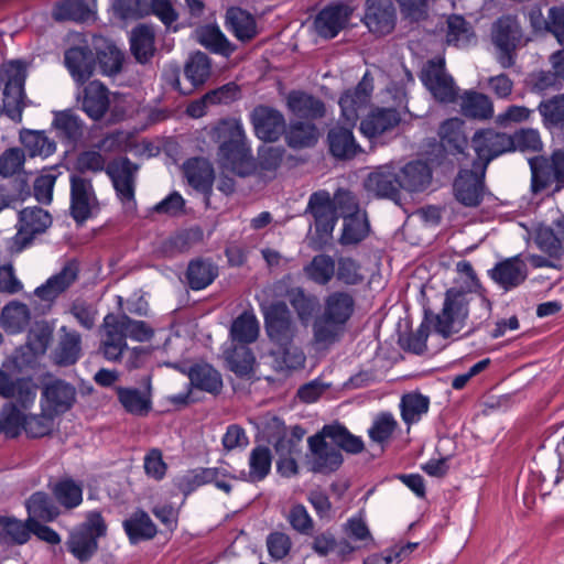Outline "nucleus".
<instances>
[{
    "instance_id": "1",
    "label": "nucleus",
    "mask_w": 564,
    "mask_h": 564,
    "mask_svg": "<svg viewBox=\"0 0 564 564\" xmlns=\"http://www.w3.org/2000/svg\"><path fill=\"white\" fill-rule=\"evenodd\" d=\"M373 90V82L369 73H366L357 87L347 90L339 99L341 119L346 127L336 126L328 132V144L330 153L337 159H351L361 151L356 142L351 128L356 124L359 115L364 111L370 100Z\"/></svg>"
},
{
    "instance_id": "2",
    "label": "nucleus",
    "mask_w": 564,
    "mask_h": 564,
    "mask_svg": "<svg viewBox=\"0 0 564 564\" xmlns=\"http://www.w3.org/2000/svg\"><path fill=\"white\" fill-rule=\"evenodd\" d=\"M355 297L347 291H333L324 299L323 312L313 324L314 339L327 347L341 337L355 312Z\"/></svg>"
},
{
    "instance_id": "3",
    "label": "nucleus",
    "mask_w": 564,
    "mask_h": 564,
    "mask_svg": "<svg viewBox=\"0 0 564 564\" xmlns=\"http://www.w3.org/2000/svg\"><path fill=\"white\" fill-rule=\"evenodd\" d=\"M218 131L227 138L218 150L221 167L239 176L248 175L253 170V161L241 121L225 120L219 124Z\"/></svg>"
},
{
    "instance_id": "4",
    "label": "nucleus",
    "mask_w": 564,
    "mask_h": 564,
    "mask_svg": "<svg viewBox=\"0 0 564 564\" xmlns=\"http://www.w3.org/2000/svg\"><path fill=\"white\" fill-rule=\"evenodd\" d=\"M265 329L270 339L279 346L283 361L288 368H296L304 362V355L301 351L290 350V344L294 335L291 321V313L285 303L278 302L268 306H262Z\"/></svg>"
},
{
    "instance_id": "5",
    "label": "nucleus",
    "mask_w": 564,
    "mask_h": 564,
    "mask_svg": "<svg viewBox=\"0 0 564 564\" xmlns=\"http://www.w3.org/2000/svg\"><path fill=\"white\" fill-rule=\"evenodd\" d=\"M474 292L463 285H454L445 293L443 308L433 319L435 333L449 337L466 325Z\"/></svg>"
},
{
    "instance_id": "6",
    "label": "nucleus",
    "mask_w": 564,
    "mask_h": 564,
    "mask_svg": "<svg viewBox=\"0 0 564 564\" xmlns=\"http://www.w3.org/2000/svg\"><path fill=\"white\" fill-rule=\"evenodd\" d=\"M25 65L20 61L3 63L0 80L4 85L3 110L14 121H21L24 108Z\"/></svg>"
},
{
    "instance_id": "7",
    "label": "nucleus",
    "mask_w": 564,
    "mask_h": 564,
    "mask_svg": "<svg viewBox=\"0 0 564 564\" xmlns=\"http://www.w3.org/2000/svg\"><path fill=\"white\" fill-rule=\"evenodd\" d=\"M106 530L100 512H88L86 521L70 533L66 542L67 550L78 561H88L96 553L98 539L106 534Z\"/></svg>"
},
{
    "instance_id": "8",
    "label": "nucleus",
    "mask_w": 564,
    "mask_h": 564,
    "mask_svg": "<svg viewBox=\"0 0 564 564\" xmlns=\"http://www.w3.org/2000/svg\"><path fill=\"white\" fill-rule=\"evenodd\" d=\"M99 210L91 181L79 174L70 176V215L76 223H84Z\"/></svg>"
},
{
    "instance_id": "9",
    "label": "nucleus",
    "mask_w": 564,
    "mask_h": 564,
    "mask_svg": "<svg viewBox=\"0 0 564 564\" xmlns=\"http://www.w3.org/2000/svg\"><path fill=\"white\" fill-rule=\"evenodd\" d=\"M421 80L436 100L445 104L456 100L458 88L446 73L443 58L430 61L422 69Z\"/></svg>"
},
{
    "instance_id": "10",
    "label": "nucleus",
    "mask_w": 564,
    "mask_h": 564,
    "mask_svg": "<svg viewBox=\"0 0 564 564\" xmlns=\"http://www.w3.org/2000/svg\"><path fill=\"white\" fill-rule=\"evenodd\" d=\"M473 148L478 160L474 163V167L485 171L491 160L506 152L512 151V140L511 137L506 133L488 129L475 133Z\"/></svg>"
},
{
    "instance_id": "11",
    "label": "nucleus",
    "mask_w": 564,
    "mask_h": 564,
    "mask_svg": "<svg viewBox=\"0 0 564 564\" xmlns=\"http://www.w3.org/2000/svg\"><path fill=\"white\" fill-rule=\"evenodd\" d=\"M76 395V388L73 384L61 379L50 380L42 390V411L54 416L64 414L73 408Z\"/></svg>"
},
{
    "instance_id": "12",
    "label": "nucleus",
    "mask_w": 564,
    "mask_h": 564,
    "mask_svg": "<svg viewBox=\"0 0 564 564\" xmlns=\"http://www.w3.org/2000/svg\"><path fill=\"white\" fill-rule=\"evenodd\" d=\"M492 42L499 50L498 61L505 68L513 64L512 51L521 40L519 23L513 17H502L492 26Z\"/></svg>"
},
{
    "instance_id": "13",
    "label": "nucleus",
    "mask_w": 564,
    "mask_h": 564,
    "mask_svg": "<svg viewBox=\"0 0 564 564\" xmlns=\"http://www.w3.org/2000/svg\"><path fill=\"white\" fill-rule=\"evenodd\" d=\"M138 167L127 158H118L111 161L106 173L110 177L119 199L128 208L134 206V180Z\"/></svg>"
},
{
    "instance_id": "14",
    "label": "nucleus",
    "mask_w": 564,
    "mask_h": 564,
    "mask_svg": "<svg viewBox=\"0 0 564 564\" xmlns=\"http://www.w3.org/2000/svg\"><path fill=\"white\" fill-rule=\"evenodd\" d=\"M327 440L328 435H324V429L308 438L310 464L315 473L336 470L343 463L339 449Z\"/></svg>"
},
{
    "instance_id": "15",
    "label": "nucleus",
    "mask_w": 564,
    "mask_h": 564,
    "mask_svg": "<svg viewBox=\"0 0 564 564\" xmlns=\"http://www.w3.org/2000/svg\"><path fill=\"white\" fill-rule=\"evenodd\" d=\"M305 214L314 218L316 230L323 235L333 232L339 216L335 198L326 191H318L310 196Z\"/></svg>"
},
{
    "instance_id": "16",
    "label": "nucleus",
    "mask_w": 564,
    "mask_h": 564,
    "mask_svg": "<svg viewBox=\"0 0 564 564\" xmlns=\"http://www.w3.org/2000/svg\"><path fill=\"white\" fill-rule=\"evenodd\" d=\"M228 478L235 477L224 467L199 468L182 476L178 487L184 494H189L203 485L214 484L218 489L229 494L231 485L227 481Z\"/></svg>"
},
{
    "instance_id": "17",
    "label": "nucleus",
    "mask_w": 564,
    "mask_h": 564,
    "mask_svg": "<svg viewBox=\"0 0 564 564\" xmlns=\"http://www.w3.org/2000/svg\"><path fill=\"white\" fill-rule=\"evenodd\" d=\"M251 122L256 135L268 142L276 141L285 132L283 115L267 106H259L251 112Z\"/></svg>"
},
{
    "instance_id": "18",
    "label": "nucleus",
    "mask_w": 564,
    "mask_h": 564,
    "mask_svg": "<svg viewBox=\"0 0 564 564\" xmlns=\"http://www.w3.org/2000/svg\"><path fill=\"white\" fill-rule=\"evenodd\" d=\"M532 173V187L536 192L552 180L564 184V152H555L549 162L544 158L529 159Z\"/></svg>"
},
{
    "instance_id": "19",
    "label": "nucleus",
    "mask_w": 564,
    "mask_h": 564,
    "mask_svg": "<svg viewBox=\"0 0 564 564\" xmlns=\"http://www.w3.org/2000/svg\"><path fill=\"white\" fill-rule=\"evenodd\" d=\"M365 23L375 34L390 33L395 24V9L392 0H367Z\"/></svg>"
},
{
    "instance_id": "20",
    "label": "nucleus",
    "mask_w": 564,
    "mask_h": 564,
    "mask_svg": "<svg viewBox=\"0 0 564 564\" xmlns=\"http://www.w3.org/2000/svg\"><path fill=\"white\" fill-rule=\"evenodd\" d=\"M351 9L345 4L324 8L315 18L314 28L325 39L335 37L348 23Z\"/></svg>"
},
{
    "instance_id": "21",
    "label": "nucleus",
    "mask_w": 564,
    "mask_h": 564,
    "mask_svg": "<svg viewBox=\"0 0 564 564\" xmlns=\"http://www.w3.org/2000/svg\"><path fill=\"white\" fill-rule=\"evenodd\" d=\"M485 171L475 169L463 170L455 181L454 188L456 198L468 207H475L482 199V177Z\"/></svg>"
},
{
    "instance_id": "22",
    "label": "nucleus",
    "mask_w": 564,
    "mask_h": 564,
    "mask_svg": "<svg viewBox=\"0 0 564 564\" xmlns=\"http://www.w3.org/2000/svg\"><path fill=\"white\" fill-rule=\"evenodd\" d=\"M365 187L376 196L394 200L401 188L399 174L395 173V169L391 164L380 166L368 175Z\"/></svg>"
},
{
    "instance_id": "23",
    "label": "nucleus",
    "mask_w": 564,
    "mask_h": 564,
    "mask_svg": "<svg viewBox=\"0 0 564 564\" xmlns=\"http://www.w3.org/2000/svg\"><path fill=\"white\" fill-rule=\"evenodd\" d=\"M124 333L118 323V316L108 314L104 318L101 349L107 360H118L128 349Z\"/></svg>"
},
{
    "instance_id": "24",
    "label": "nucleus",
    "mask_w": 564,
    "mask_h": 564,
    "mask_svg": "<svg viewBox=\"0 0 564 564\" xmlns=\"http://www.w3.org/2000/svg\"><path fill=\"white\" fill-rule=\"evenodd\" d=\"M490 278L505 290L520 285L528 275L527 264L520 256L498 262L490 271Z\"/></svg>"
},
{
    "instance_id": "25",
    "label": "nucleus",
    "mask_w": 564,
    "mask_h": 564,
    "mask_svg": "<svg viewBox=\"0 0 564 564\" xmlns=\"http://www.w3.org/2000/svg\"><path fill=\"white\" fill-rule=\"evenodd\" d=\"M0 395L14 399L25 408L34 402L36 398V387L30 378L12 377L0 369Z\"/></svg>"
},
{
    "instance_id": "26",
    "label": "nucleus",
    "mask_w": 564,
    "mask_h": 564,
    "mask_svg": "<svg viewBox=\"0 0 564 564\" xmlns=\"http://www.w3.org/2000/svg\"><path fill=\"white\" fill-rule=\"evenodd\" d=\"M401 121L400 112L394 108H376L361 120L360 131L369 138H376L395 128Z\"/></svg>"
},
{
    "instance_id": "27",
    "label": "nucleus",
    "mask_w": 564,
    "mask_h": 564,
    "mask_svg": "<svg viewBox=\"0 0 564 564\" xmlns=\"http://www.w3.org/2000/svg\"><path fill=\"white\" fill-rule=\"evenodd\" d=\"M77 275V264L68 262L57 274L51 276L45 284L36 288L35 294L43 301H53L75 282Z\"/></svg>"
},
{
    "instance_id": "28",
    "label": "nucleus",
    "mask_w": 564,
    "mask_h": 564,
    "mask_svg": "<svg viewBox=\"0 0 564 564\" xmlns=\"http://www.w3.org/2000/svg\"><path fill=\"white\" fill-rule=\"evenodd\" d=\"M53 127L56 135L68 145H75L84 135V123L73 110L55 111Z\"/></svg>"
},
{
    "instance_id": "29",
    "label": "nucleus",
    "mask_w": 564,
    "mask_h": 564,
    "mask_svg": "<svg viewBox=\"0 0 564 564\" xmlns=\"http://www.w3.org/2000/svg\"><path fill=\"white\" fill-rule=\"evenodd\" d=\"M82 107L91 119H100L109 107L108 89L99 82H90L84 88Z\"/></svg>"
},
{
    "instance_id": "30",
    "label": "nucleus",
    "mask_w": 564,
    "mask_h": 564,
    "mask_svg": "<svg viewBox=\"0 0 564 564\" xmlns=\"http://www.w3.org/2000/svg\"><path fill=\"white\" fill-rule=\"evenodd\" d=\"M57 347L54 350V359L61 366L75 364L82 355V338L76 330L61 327Z\"/></svg>"
},
{
    "instance_id": "31",
    "label": "nucleus",
    "mask_w": 564,
    "mask_h": 564,
    "mask_svg": "<svg viewBox=\"0 0 564 564\" xmlns=\"http://www.w3.org/2000/svg\"><path fill=\"white\" fill-rule=\"evenodd\" d=\"M183 172L193 188L199 192H207L212 188L214 171L207 160L200 158L189 159L184 163Z\"/></svg>"
},
{
    "instance_id": "32",
    "label": "nucleus",
    "mask_w": 564,
    "mask_h": 564,
    "mask_svg": "<svg viewBox=\"0 0 564 564\" xmlns=\"http://www.w3.org/2000/svg\"><path fill=\"white\" fill-rule=\"evenodd\" d=\"M65 65L77 83H85L94 70V56L88 48L72 47L65 53Z\"/></svg>"
},
{
    "instance_id": "33",
    "label": "nucleus",
    "mask_w": 564,
    "mask_h": 564,
    "mask_svg": "<svg viewBox=\"0 0 564 564\" xmlns=\"http://www.w3.org/2000/svg\"><path fill=\"white\" fill-rule=\"evenodd\" d=\"M442 147L451 153H463L467 147L464 121L459 118L445 120L438 130Z\"/></svg>"
},
{
    "instance_id": "34",
    "label": "nucleus",
    "mask_w": 564,
    "mask_h": 564,
    "mask_svg": "<svg viewBox=\"0 0 564 564\" xmlns=\"http://www.w3.org/2000/svg\"><path fill=\"white\" fill-rule=\"evenodd\" d=\"M228 30L240 41H250L257 35L254 18L240 8H230L226 13Z\"/></svg>"
},
{
    "instance_id": "35",
    "label": "nucleus",
    "mask_w": 564,
    "mask_h": 564,
    "mask_svg": "<svg viewBox=\"0 0 564 564\" xmlns=\"http://www.w3.org/2000/svg\"><path fill=\"white\" fill-rule=\"evenodd\" d=\"M31 538L29 521L10 516H0V543L4 545H22Z\"/></svg>"
},
{
    "instance_id": "36",
    "label": "nucleus",
    "mask_w": 564,
    "mask_h": 564,
    "mask_svg": "<svg viewBox=\"0 0 564 564\" xmlns=\"http://www.w3.org/2000/svg\"><path fill=\"white\" fill-rule=\"evenodd\" d=\"M123 529L131 543H138L142 540H150L156 534V527L142 510H137L123 521Z\"/></svg>"
},
{
    "instance_id": "37",
    "label": "nucleus",
    "mask_w": 564,
    "mask_h": 564,
    "mask_svg": "<svg viewBox=\"0 0 564 564\" xmlns=\"http://www.w3.org/2000/svg\"><path fill=\"white\" fill-rule=\"evenodd\" d=\"M431 177L429 165L422 161L408 163L399 174L401 187L410 192L425 188Z\"/></svg>"
},
{
    "instance_id": "38",
    "label": "nucleus",
    "mask_w": 564,
    "mask_h": 564,
    "mask_svg": "<svg viewBox=\"0 0 564 564\" xmlns=\"http://www.w3.org/2000/svg\"><path fill=\"white\" fill-rule=\"evenodd\" d=\"M459 100L460 111L466 117L486 119L494 113L491 100L481 93L466 90Z\"/></svg>"
},
{
    "instance_id": "39",
    "label": "nucleus",
    "mask_w": 564,
    "mask_h": 564,
    "mask_svg": "<svg viewBox=\"0 0 564 564\" xmlns=\"http://www.w3.org/2000/svg\"><path fill=\"white\" fill-rule=\"evenodd\" d=\"M130 48L139 63L149 62L155 51L153 30L147 25L133 29L130 34Z\"/></svg>"
},
{
    "instance_id": "40",
    "label": "nucleus",
    "mask_w": 564,
    "mask_h": 564,
    "mask_svg": "<svg viewBox=\"0 0 564 564\" xmlns=\"http://www.w3.org/2000/svg\"><path fill=\"white\" fill-rule=\"evenodd\" d=\"M195 40L214 53L229 56L234 47L216 25H205L195 30Z\"/></svg>"
},
{
    "instance_id": "41",
    "label": "nucleus",
    "mask_w": 564,
    "mask_h": 564,
    "mask_svg": "<svg viewBox=\"0 0 564 564\" xmlns=\"http://www.w3.org/2000/svg\"><path fill=\"white\" fill-rule=\"evenodd\" d=\"M306 278L318 285L328 284L336 272V262L328 254H316L313 259L303 268Z\"/></svg>"
},
{
    "instance_id": "42",
    "label": "nucleus",
    "mask_w": 564,
    "mask_h": 564,
    "mask_svg": "<svg viewBox=\"0 0 564 564\" xmlns=\"http://www.w3.org/2000/svg\"><path fill=\"white\" fill-rule=\"evenodd\" d=\"M288 107L292 113L301 118H318L324 113V105L319 99L301 91L290 93Z\"/></svg>"
},
{
    "instance_id": "43",
    "label": "nucleus",
    "mask_w": 564,
    "mask_h": 564,
    "mask_svg": "<svg viewBox=\"0 0 564 564\" xmlns=\"http://www.w3.org/2000/svg\"><path fill=\"white\" fill-rule=\"evenodd\" d=\"M191 384L208 393H218L223 387L219 372L209 365H195L188 372Z\"/></svg>"
},
{
    "instance_id": "44",
    "label": "nucleus",
    "mask_w": 564,
    "mask_h": 564,
    "mask_svg": "<svg viewBox=\"0 0 564 564\" xmlns=\"http://www.w3.org/2000/svg\"><path fill=\"white\" fill-rule=\"evenodd\" d=\"M0 322L6 332L20 333L30 322V311L25 304L13 301L2 308Z\"/></svg>"
},
{
    "instance_id": "45",
    "label": "nucleus",
    "mask_w": 564,
    "mask_h": 564,
    "mask_svg": "<svg viewBox=\"0 0 564 564\" xmlns=\"http://www.w3.org/2000/svg\"><path fill=\"white\" fill-rule=\"evenodd\" d=\"M25 507L29 523H33V520L52 521L58 516V510L51 498L42 491L34 492L26 500Z\"/></svg>"
},
{
    "instance_id": "46",
    "label": "nucleus",
    "mask_w": 564,
    "mask_h": 564,
    "mask_svg": "<svg viewBox=\"0 0 564 564\" xmlns=\"http://www.w3.org/2000/svg\"><path fill=\"white\" fill-rule=\"evenodd\" d=\"M429 406L430 400L423 394L415 392L404 394L400 402L402 420L409 426L415 424L427 413Z\"/></svg>"
},
{
    "instance_id": "47",
    "label": "nucleus",
    "mask_w": 564,
    "mask_h": 564,
    "mask_svg": "<svg viewBox=\"0 0 564 564\" xmlns=\"http://www.w3.org/2000/svg\"><path fill=\"white\" fill-rule=\"evenodd\" d=\"M118 398L122 406L131 414L144 415L151 409V398L148 391L131 388H118Z\"/></svg>"
},
{
    "instance_id": "48",
    "label": "nucleus",
    "mask_w": 564,
    "mask_h": 564,
    "mask_svg": "<svg viewBox=\"0 0 564 564\" xmlns=\"http://www.w3.org/2000/svg\"><path fill=\"white\" fill-rule=\"evenodd\" d=\"M20 139L31 156L47 158L56 150L55 142L43 131L25 130L21 132Z\"/></svg>"
},
{
    "instance_id": "49",
    "label": "nucleus",
    "mask_w": 564,
    "mask_h": 564,
    "mask_svg": "<svg viewBox=\"0 0 564 564\" xmlns=\"http://www.w3.org/2000/svg\"><path fill=\"white\" fill-rule=\"evenodd\" d=\"M259 335V322L253 313L245 312L239 315L231 325L230 336L234 341L249 344Z\"/></svg>"
},
{
    "instance_id": "50",
    "label": "nucleus",
    "mask_w": 564,
    "mask_h": 564,
    "mask_svg": "<svg viewBox=\"0 0 564 564\" xmlns=\"http://www.w3.org/2000/svg\"><path fill=\"white\" fill-rule=\"evenodd\" d=\"M271 469L270 449L263 446L253 448L249 457V473H242V479L257 482L267 477Z\"/></svg>"
},
{
    "instance_id": "51",
    "label": "nucleus",
    "mask_w": 564,
    "mask_h": 564,
    "mask_svg": "<svg viewBox=\"0 0 564 564\" xmlns=\"http://www.w3.org/2000/svg\"><path fill=\"white\" fill-rule=\"evenodd\" d=\"M93 10L87 0H65L56 4L53 17L57 21H87Z\"/></svg>"
},
{
    "instance_id": "52",
    "label": "nucleus",
    "mask_w": 564,
    "mask_h": 564,
    "mask_svg": "<svg viewBox=\"0 0 564 564\" xmlns=\"http://www.w3.org/2000/svg\"><path fill=\"white\" fill-rule=\"evenodd\" d=\"M324 435H328V440L334 443L336 447L357 454L364 449V442L360 437L350 434L347 429L339 424H332L324 426Z\"/></svg>"
},
{
    "instance_id": "53",
    "label": "nucleus",
    "mask_w": 564,
    "mask_h": 564,
    "mask_svg": "<svg viewBox=\"0 0 564 564\" xmlns=\"http://www.w3.org/2000/svg\"><path fill=\"white\" fill-rule=\"evenodd\" d=\"M217 276V268L208 261H192L187 269L188 284L193 290L207 288Z\"/></svg>"
},
{
    "instance_id": "54",
    "label": "nucleus",
    "mask_w": 564,
    "mask_h": 564,
    "mask_svg": "<svg viewBox=\"0 0 564 564\" xmlns=\"http://www.w3.org/2000/svg\"><path fill=\"white\" fill-rule=\"evenodd\" d=\"M535 242L541 251L554 260H561L564 257L563 241L555 229L546 226H540L536 229Z\"/></svg>"
},
{
    "instance_id": "55",
    "label": "nucleus",
    "mask_w": 564,
    "mask_h": 564,
    "mask_svg": "<svg viewBox=\"0 0 564 564\" xmlns=\"http://www.w3.org/2000/svg\"><path fill=\"white\" fill-rule=\"evenodd\" d=\"M317 129L312 123L295 122L292 123L285 132V139L291 148L312 147L317 141Z\"/></svg>"
},
{
    "instance_id": "56",
    "label": "nucleus",
    "mask_w": 564,
    "mask_h": 564,
    "mask_svg": "<svg viewBox=\"0 0 564 564\" xmlns=\"http://www.w3.org/2000/svg\"><path fill=\"white\" fill-rule=\"evenodd\" d=\"M58 503L67 509L78 507L83 501V487L73 479H62L53 488Z\"/></svg>"
},
{
    "instance_id": "57",
    "label": "nucleus",
    "mask_w": 564,
    "mask_h": 564,
    "mask_svg": "<svg viewBox=\"0 0 564 564\" xmlns=\"http://www.w3.org/2000/svg\"><path fill=\"white\" fill-rule=\"evenodd\" d=\"M474 40V32L470 25L460 15H452L447 19L448 44L456 47H465Z\"/></svg>"
},
{
    "instance_id": "58",
    "label": "nucleus",
    "mask_w": 564,
    "mask_h": 564,
    "mask_svg": "<svg viewBox=\"0 0 564 564\" xmlns=\"http://www.w3.org/2000/svg\"><path fill=\"white\" fill-rule=\"evenodd\" d=\"M417 543H400L390 549L369 555L364 564H399L405 560L415 549Z\"/></svg>"
},
{
    "instance_id": "59",
    "label": "nucleus",
    "mask_w": 564,
    "mask_h": 564,
    "mask_svg": "<svg viewBox=\"0 0 564 564\" xmlns=\"http://www.w3.org/2000/svg\"><path fill=\"white\" fill-rule=\"evenodd\" d=\"M51 216L40 207H28L20 212L19 223L30 234L35 236L51 225Z\"/></svg>"
},
{
    "instance_id": "60",
    "label": "nucleus",
    "mask_w": 564,
    "mask_h": 564,
    "mask_svg": "<svg viewBox=\"0 0 564 564\" xmlns=\"http://www.w3.org/2000/svg\"><path fill=\"white\" fill-rule=\"evenodd\" d=\"M184 73L193 87L204 84L210 74V63L207 55L200 52L193 54L186 63Z\"/></svg>"
},
{
    "instance_id": "61",
    "label": "nucleus",
    "mask_w": 564,
    "mask_h": 564,
    "mask_svg": "<svg viewBox=\"0 0 564 564\" xmlns=\"http://www.w3.org/2000/svg\"><path fill=\"white\" fill-rule=\"evenodd\" d=\"M369 224L364 215L346 217L340 241L344 245H354L366 238Z\"/></svg>"
},
{
    "instance_id": "62",
    "label": "nucleus",
    "mask_w": 564,
    "mask_h": 564,
    "mask_svg": "<svg viewBox=\"0 0 564 564\" xmlns=\"http://www.w3.org/2000/svg\"><path fill=\"white\" fill-rule=\"evenodd\" d=\"M398 427V422L390 413H381L375 417L368 430L370 440L378 444L387 443Z\"/></svg>"
},
{
    "instance_id": "63",
    "label": "nucleus",
    "mask_w": 564,
    "mask_h": 564,
    "mask_svg": "<svg viewBox=\"0 0 564 564\" xmlns=\"http://www.w3.org/2000/svg\"><path fill=\"white\" fill-rule=\"evenodd\" d=\"M52 333L53 330L47 323H35L28 334L26 347L35 356L44 354L52 339Z\"/></svg>"
},
{
    "instance_id": "64",
    "label": "nucleus",
    "mask_w": 564,
    "mask_h": 564,
    "mask_svg": "<svg viewBox=\"0 0 564 564\" xmlns=\"http://www.w3.org/2000/svg\"><path fill=\"white\" fill-rule=\"evenodd\" d=\"M538 110L546 127L564 122V94L541 101Z\"/></svg>"
}]
</instances>
